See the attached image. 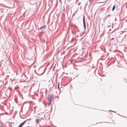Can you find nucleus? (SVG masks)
<instances>
[{
    "mask_svg": "<svg viewBox=\"0 0 127 127\" xmlns=\"http://www.w3.org/2000/svg\"><path fill=\"white\" fill-rule=\"evenodd\" d=\"M26 121H25L22 123H21L18 126V127H22L23 126V125L24 124H25V123H26Z\"/></svg>",
    "mask_w": 127,
    "mask_h": 127,
    "instance_id": "obj_2",
    "label": "nucleus"
},
{
    "mask_svg": "<svg viewBox=\"0 0 127 127\" xmlns=\"http://www.w3.org/2000/svg\"><path fill=\"white\" fill-rule=\"evenodd\" d=\"M92 0H89V1L90 2H91V1Z\"/></svg>",
    "mask_w": 127,
    "mask_h": 127,
    "instance_id": "obj_8",
    "label": "nucleus"
},
{
    "mask_svg": "<svg viewBox=\"0 0 127 127\" xmlns=\"http://www.w3.org/2000/svg\"><path fill=\"white\" fill-rule=\"evenodd\" d=\"M83 23H84V25L85 27V21H84V17L83 18Z\"/></svg>",
    "mask_w": 127,
    "mask_h": 127,
    "instance_id": "obj_4",
    "label": "nucleus"
},
{
    "mask_svg": "<svg viewBox=\"0 0 127 127\" xmlns=\"http://www.w3.org/2000/svg\"><path fill=\"white\" fill-rule=\"evenodd\" d=\"M52 99V95L49 96V97L47 98V99L48 100L49 103L50 104H51Z\"/></svg>",
    "mask_w": 127,
    "mask_h": 127,
    "instance_id": "obj_1",
    "label": "nucleus"
},
{
    "mask_svg": "<svg viewBox=\"0 0 127 127\" xmlns=\"http://www.w3.org/2000/svg\"><path fill=\"white\" fill-rule=\"evenodd\" d=\"M102 3V2H97L96 3Z\"/></svg>",
    "mask_w": 127,
    "mask_h": 127,
    "instance_id": "obj_9",
    "label": "nucleus"
},
{
    "mask_svg": "<svg viewBox=\"0 0 127 127\" xmlns=\"http://www.w3.org/2000/svg\"><path fill=\"white\" fill-rule=\"evenodd\" d=\"M39 121V120L38 119H36V120H35V122H36V123H38V122Z\"/></svg>",
    "mask_w": 127,
    "mask_h": 127,
    "instance_id": "obj_3",
    "label": "nucleus"
},
{
    "mask_svg": "<svg viewBox=\"0 0 127 127\" xmlns=\"http://www.w3.org/2000/svg\"><path fill=\"white\" fill-rule=\"evenodd\" d=\"M114 39V38H112L110 39V41H111L112 40H113Z\"/></svg>",
    "mask_w": 127,
    "mask_h": 127,
    "instance_id": "obj_6",
    "label": "nucleus"
},
{
    "mask_svg": "<svg viewBox=\"0 0 127 127\" xmlns=\"http://www.w3.org/2000/svg\"><path fill=\"white\" fill-rule=\"evenodd\" d=\"M115 6L114 5L113 6L112 9V10L113 11V10L115 8Z\"/></svg>",
    "mask_w": 127,
    "mask_h": 127,
    "instance_id": "obj_5",
    "label": "nucleus"
},
{
    "mask_svg": "<svg viewBox=\"0 0 127 127\" xmlns=\"http://www.w3.org/2000/svg\"><path fill=\"white\" fill-rule=\"evenodd\" d=\"M0 127H2V126H0Z\"/></svg>",
    "mask_w": 127,
    "mask_h": 127,
    "instance_id": "obj_10",
    "label": "nucleus"
},
{
    "mask_svg": "<svg viewBox=\"0 0 127 127\" xmlns=\"http://www.w3.org/2000/svg\"><path fill=\"white\" fill-rule=\"evenodd\" d=\"M59 83H58V89H59Z\"/></svg>",
    "mask_w": 127,
    "mask_h": 127,
    "instance_id": "obj_7",
    "label": "nucleus"
},
{
    "mask_svg": "<svg viewBox=\"0 0 127 127\" xmlns=\"http://www.w3.org/2000/svg\"><path fill=\"white\" fill-rule=\"evenodd\" d=\"M27 120H29V119H28Z\"/></svg>",
    "mask_w": 127,
    "mask_h": 127,
    "instance_id": "obj_11",
    "label": "nucleus"
}]
</instances>
